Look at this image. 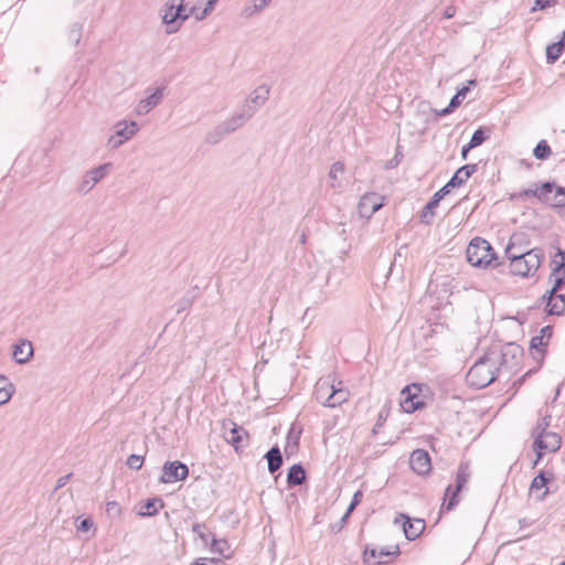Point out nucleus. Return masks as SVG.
Instances as JSON below:
<instances>
[{"instance_id":"7ed1b4c3","label":"nucleus","mask_w":565,"mask_h":565,"mask_svg":"<svg viewBox=\"0 0 565 565\" xmlns=\"http://www.w3.org/2000/svg\"><path fill=\"white\" fill-rule=\"evenodd\" d=\"M467 260L475 267H487L497 259L491 245L481 237H475L466 249Z\"/></svg>"},{"instance_id":"5fc2aeb1","label":"nucleus","mask_w":565,"mask_h":565,"mask_svg":"<svg viewBox=\"0 0 565 565\" xmlns=\"http://www.w3.org/2000/svg\"><path fill=\"white\" fill-rule=\"evenodd\" d=\"M552 333H553V329L551 326H545L541 329L540 331V335L539 337H543V341H548V339L552 337Z\"/></svg>"},{"instance_id":"412c9836","label":"nucleus","mask_w":565,"mask_h":565,"mask_svg":"<svg viewBox=\"0 0 565 565\" xmlns=\"http://www.w3.org/2000/svg\"><path fill=\"white\" fill-rule=\"evenodd\" d=\"M270 94L269 86L262 84L257 86L246 98V104L250 107L255 108V111L265 105V103L268 100Z\"/></svg>"},{"instance_id":"4be33fe9","label":"nucleus","mask_w":565,"mask_h":565,"mask_svg":"<svg viewBox=\"0 0 565 565\" xmlns=\"http://www.w3.org/2000/svg\"><path fill=\"white\" fill-rule=\"evenodd\" d=\"M163 98V88H157L151 95L147 98L141 99L136 108L138 115L148 114L152 108L161 103Z\"/></svg>"},{"instance_id":"f03ea898","label":"nucleus","mask_w":565,"mask_h":565,"mask_svg":"<svg viewBox=\"0 0 565 565\" xmlns=\"http://www.w3.org/2000/svg\"><path fill=\"white\" fill-rule=\"evenodd\" d=\"M514 244L511 243L505 248V256L510 259L511 273L515 276L529 277L536 273L544 259V253L535 247L527 250L513 253Z\"/></svg>"},{"instance_id":"a19ab883","label":"nucleus","mask_w":565,"mask_h":565,"mask_svg":"<svg viewBox=\"0 0 565 565\" xmlns=\"http://www.w3.org/2000/svg\"><path fill=\"white\" fill-rule=\"evenodd\" d=\"M205 530L206 526L205 524L202 523H195L192 526L193 533H195L202 540V542L206 544L209 540L213 536V534L205 532Z\"/></svg>"},{"instance_id":"ea45409f","label":"nucleus","mask_w":565,"mask_h":565,"mask_svg":"<svg viewBox=\"0 0 565 565\" xmlns=\"http://www.w3.org/2000/svg\"><path fill=\"white\" fill-rule=\"evenodd\" d=\"M344 172V164L341 161H337L331 166L329 178L332 180L331 186L337 188L339 186L338 183H335L338 175L342 174Z\"/></svg>"},{"instance_id":"2f4dec72","label":"nucleus","mask_w":565,"mask_h":565,"mask_svg":"<svg viewBox=\"0 0 565 565\" xmlns=\"http://www.w3.org/2000/svg\"><path fill=\"white\" fill-rule=\"evenodd\" d=\"M270 2L271 0H252V3L244 7L242 14L246 18H249L256 12L264 10L270 4Z\"/></svg>"},{"instance_id":"4c0bfd02","label":"nucleus","mask_w":565,"mask_h":565,"mask_svg":"<svg viewBox=\"0 0 565 565\" xmlns=\"http://www.w3.org/2000/svg\"><path fill=\"white\" fill-rule=\"evenodd\" d=\"M211 551L213 553L225 555V553L230 551V545L226 540H216L214 535L211 537Z\"/></svg>"},{"instance_id":"9b49d317","label":"nucleus","mask_w":565,"mask_h":565,"mask_svg":"<svg viewBox=\"0 0 565 565\" xmlns=\"http://www.w3.org/2000/svg\"><path fill=\"white\" fill-rule=\"evenodd\" d=\"M409 467L417 475H427L431 470V462L428 452L424 449H416L411 454Z\"/></svg>"},{"instance_id":"3c124183","label":"nucleus","mask_w":565,"mask_h":565,"mask_svg":"<svg viewBox=\"0 0 565 565\" xmlns=\"http://www.w3.org/2000/svg\"><path fill=\"white\" fill-rule=\"evenodd\" d=\"M192 305V301L189 298H182L179 302H177V312L180 313L188 309Z\"/></svg>"},{"instance_id":"58836bf2","label":"nucleus","mask_w":565,"mask_h":565,"mask_svg":"<svg viewBox=\"0 0 565 565\" xmlns=\"http://www.w3.org/2000/svg\"><path fill=\"white\" fill-rule=\"evenodd\" d=\"M489 138V135L486 132V130L483 128H479L477 129L471 138H470V147H479L480 145H482L487 139Z\"/></svg>"},{"instance_id":"c03bdc74","label":"nucleus","mask_w":565,"mask_h":565,"mask_svg":"<svg viewBox=\"0 0 565 565\" xmlns=\"http://www.w3.org/2000/svg\"><path fill=\"white\" fill-rule=\"evenodd\" d=\"M143 465V457L139 455H131L127 459V466L130 469L139 470Z\"/></svg>"},{"instance_id":"f704fd0d","label":"nucleus","mask_w":565,"mask_h":565,"mask_svg":"<svg viewBox=\"0 0 565 565\" xmlns=\"http://www.w3.org/2000/svg\"><path fill=\"white\" fill-rule=\"evenodd\" d=\"M500 354H502V365L508 364V356L510 355L512 359H516L521 355V349L519 345L513 343H509L503 347L501 350H498Z\"/></svg>"},{"instance_id":"f8f14e48","label":"nucleus","mask_w":565,"mask_h":565,"mask_svg":"<svg viewBox=\"0 0 565 565\" xmlns=\"http://www.w3.org/2000/svg\"><path fill=\"white\" fill-rule=\"evenodd\" d=\"M419 387L417 384H412L403 388L401 406L406 413H413L424 406V403L418 399L417 392Z\"/></svg>"},{"instance_id":"864d4df0","label":"nucleus","mask_w":565,"mask_h":565,"mask_svg":"<svg viewBox=\"0 0 565 565\" xmlns=\"http://www.w3.org/2000/svg\"><path fill=\"white\" fill-rule=\"evenodd\" d=\"M554 2H555L554 0H535V6H534L533 10H535V9L544 10V9L551 7Z\"/></svg>"},{"instance_id":"6e6552de","label":"nucleus","mask_w":565,"mask_h":565,"mask_svg":"<svg viewBox=\"0 0 565 565\" xmlns=\"http://www.w3.org/2000/svg\"><path fill=\"white\" fill-rule=\"evenodd\" d=\"M110 168L111 163L107 162L87 171L83 175V179L78 184L77 191L82 194L88 193L100 180H103L107 175Z\"/></svg>"},{"instance_id":"2eb2a0df","label":"nucleus","mask_w":565,"mask_h":565,"mask_svg":"<svg viewBox=\"0 0 565 565\" xmlns=\"http://www.w3.org/2000/svg\"><path fill=\"white\" fill-rule=\"evenodd\" d=\"M334 390L333 381L329 377L320 379L315 387L316 399L323 406L330 407L331 404V392Z\"/></svg>"},{"instance_id":"37998d69","label":"nucleus","mask_w":565,"mask_h":565,"mask_svg":"<svg viewBox=\"0 0 565 565\" xmlns=\"http://www.w3.org/2000/svg\"><path fill=\"white\" fill-rule=\"evenodd\" d=\"M547 345V341H543V337L535 335L531 339L530 349L535 350L541 356H543V348Z\"/></svg>"},{"instance_id":"7c9ffc66","label":"nucleus","mask_w":565,"mask_h":565,"mask_svg":"<svg viewBox=\"0 0 565 565\" xmlns=\"http://www.w3.org/2000/svg\"><path fill=\"white\" fill-rule=\"evenodd\" d=\"M341 382L338 383V386L334 385V390L331 392V404L330 407H337L343 404L349 398V392L341 387Z\"/></svg>"},{"instance_id":"c85d7f7f","label":"nucleus","mask_w":565,"mask_h":565,"mask_svg":"<svg viewBox=\"0 0 565 565\" xmlns=\"http://www.w3.org/2000/svg\"><path fill=\"white\" fill-rule=\"evenodd\" d=\"M14 393V385L4 375H0V405L7 404Z\"/></svg>"},{"instance_id":"774afa93","label":"nucleus","mask_w":565,"mask_h":565,"mask_svg":"<svg viewBox=\"0 0 565 565\" xmlns=\"http://www.w3.org/2000/svg\"><path fill=\"white\" fill-rule=\"evenodd\" d=\"M520 250H524L523 248H519L514 245L513 253H519Z\"/></svg>"},{"instance_id":"c9c22d12","label":"nucleus","mask_w":565,"mask_h":565,"mask_svg":"<svg viewBox=\"0 0 565 565\" xmlns=\"http://www.w3.org/2000/svg\"><path fill=\"white\" fill-rule=\"evenodd\" d=\"M471 85H476L475 79L469 81L468 85L457 90L456 95L450 99V108H457L462 103Z\"/></svg>"},{"instance_id":"338daca9","label":"nucleus","mask_w":565,"mask_h":565,"mask_svg":"<svg viewBox=\"0 0 565 565\" xmlns=\"http://www.w3.org/2000/svg\"><path fill=\"white\" fill-rule=\"evenodd\" d=\"M558 42L563 44V47H565V29H564L563 35Z\"/></svg>"},{"instance_id":"f3484780","label":"nucleus","mask_w":565,"mask_h":565,"mask_svg":"<svg viewBox=\"0 0 565 565\" xmlns=\"http://www.w3.org/2000/svg\"><path fill=\"white\" fill-rule=\"evenodd\" d=\"M12 356L18 364L28 363L33 356L32 343L26 339H21L13 345Z\"/></svg>"},{"instance_id":"ddd939ff","label":"nucleus","mask_w":565,"mask_h":565,"mask_svg":"<svg viewBox=\"0 0 565 565\" xmlns=\"http://www.w3.org/2000/svg\"><path fill=\"white\" fill-rule=\"evenodd\" d=\"M383 206V198L376 193L364 194L359 202V212L362 216L371 217Z\"/></svg>"},{"instance_id":"1a4fd4ad","label":"nucleus","mask_w":565,"mask_h":565,"mask_svg":"<svg viewBox=\"0 0 565 565\" xmlns=\"http://www.w3.org/2000/svg\"><path fill=\"white\" fill-rule=\"evenodd\" d=\"M189 476V468L185 463L175 460V461H167L162 468V475L160 477V482L162 483H172L175 481H182L186 479Z\"/></svg>"},{"instance_id":"393cba45","label":"nucleus","mask_w":565,"mask_h":565,"mask_svg":"<svg viewBox=\"0 0 565 565\" xmlns=\"http://www.w3.org/2000/svg\"><path fill=\"white\" fill-rule=\"evenodd\" d=\"M548 480H550V478L546 476V472L541 471L536 477H534V479L531 482V486H530L531 493H536V492L541 491L542 489H544V491L542 493L536 495V499L539 501H543L548 493V488H547Z\"/></svg>"},{"instance_id":"39448f33","label":"nucleus","mask_w":565,"mask_h":565,"mask_svg":"<svg viewBox=\"0 0 565 565\" xmlns=\"http://www.w3.org/2000/svg\"><path fill=\"white\" fill-rule=\"evenodd\" d=\"M192 8L189 12L185 11L184 0H170L163 10L162 21L168 26V33H174L179 30L180 23L178 20L185 21L194 13Z\"/></svg>"},{"instance_id":"72a5a7b5","label":"nucleus","mask_w":565,"mask_h":565,"mask_svg":"<svg viewBox=\"0 0 565 565\" xmlns=\"http://www.w3.org/2000/svg\"><path fill=\"white\" fill-rule=\"evenodd\" d=\"M143 508L145 511H141L140 514L152 516L158 513L159 509L163 508V501L160 498L148 499Z\"/></svg>"},{"instance_id":"0eeeda50","label":"nucleus","mask_w":565,"mask_h":565,"mask_svg":"<svg viewBox=\"0 0 565 565\" xmlns=\"http://www.w3.org/2000/svg\"><path fill=\"white\" fill-rule=\"evenodd\" d=\"M533 446L537 455V458L534 461L535 466L543 457L545 451L554 452L561 447V437L558 434L552 431L539 433L535 436Z\"/></svg>"},{"instance_id":"20e7f679","label":"nucleus","mask_w":565,"mask_h":565,"mask_svg":"<svg viewBox=\"0 0 565 565\" xmlns=\"http://www.w3.org/2000/svg\"><path fill=\"white\" fill-rule=\"evenodd\" d=\"M471 477L470 463L468 461L460 462L456 479L455 486L449 484L445 490V498L443 503V509L447 511H451L459 503V493L467 484Z\"/></svg>"},{"instance_id":"6ab92c4d","label":"nucleus","mask_w":565,"mask_h":565,"mask_svg":"<svg viewBox=\"0 0 565 565\" xmlns=\"http://www.w3.org/2000/svg\"><path fill=\"white\" fill-rule=\"evenodd\" d=\"M555 184L553 182H544L540 188L525 189L514 195V198L523 199L525 196H535L542 202H548V194L553 192Z\"/></svg>"},{"instance_id":"bf43d9fd","label":"nucleus","mask_w":565,"mask_h":565,"mask_svg":"<svg viewBox=\"0 0 565 565\" xmlns=\"http://www.w3.org/2000/svg\"><path fill=\"white\" fill-rule=\"evenodd\" d=\"M454 109H455V108H450V104H449L446 108H444V109L439 110V111L437 113V115H438V116H440V117H443V116H446V115L450 114Z\"/></svg>"},{"instance_id":"9d476101","label":"nucleus","mask_w":565,"mask_h":565,"mask_svg":"<svg viewBox=\"0 0 565 565\" xmlns=\"http://www.w3.org/2000/svg\"><path fill=\"white\" fill-rule=\"evenodd\" d=\"M255 114V108L249 105H244L239 113L234 114L222 124L224 129L230 134L243 127Z\"/></svg>"},{"instance_id":"aec40b11","label":"nucleus","mask_w":565,"mask_h":565,"mask_svg":"<svg viewBox=\"0 0 565 565\" xmlns=\"http://www.w3.org/2000/svg\"><path fill=\"white\" fill-rule=\"evenodd\" d=\"M404 519L403 530L407 540H416L425 530V522L420 519L411 520L408 516L401 514Z\"/></svg>"},{"instance_id":"bb28decb","label":"nucleus","mask_w":565,"mask_h":565,"mask_svg":"<svg viewBox=\"0 0 565 565\" xmlns=\"http://www.w3.org/2000/svg\"><path fill=\"white\" fill-rule=\"evenodd\" d=\"M306 481V471L300 463L292 465L287 473L289 487L300 486Z\"/></svg>"},{"instance_id":"0e129e2a","label":"nucleus","mask_w":565,"mask_h":565,"mask_svg":"<svg viewBox=\"0 0 565 565\" xmlns=\"http://www.w3.org/2000/svg\"><path fill=\"white\" fill-rule=\"evenodd\" d=\"M350 514H351V513H349V509H348V510H347V512L344 513V515H343V516H342V519H341V523H342V524L347 522V520H348V518H349V515H350Z\"/></svg>"},{"instance_id":"a878e982","label":"nucleus","mask_w":565,"mask_h":565,"mask_svg":"<svg viewBox=\"0 0 565 565\" xmlns=\"http://www.w3.org/2000/svg\"><path fill=\"white\" fill-rule=\"evenodd\" d=\"M268 463V471L275 473L282 466V456L278 446L271 447L265 455Z\"/></svg>"},{"instance_id":"cd10ccee","label":"nucleus","mask_w":565,"mask_h":565,"mask_svg":"<svg viewBox=\"0 0 565 565\" xmlns=\"http://www.w3.org/2000/svg\"><path fill=\"white\" fill-rule=\"evenodd\" d=\"M543 300L546 301V309L548 315L559 316L565 311V300L556 299L555 295H544Z\"/></svg>"},{"instance_id":"69168bd1","label":"nucleus","mask_w":565,"mask_h":565,"mask_svg":"<svg viewBox=\"0 0 565 565\" xmlns=\"http://www.w3.org/2000/svg\"><path fill=\"white\" fill-rule=\"evenodd\" d=\"M107 505H108V509H107L108 511H110L114 508H117V503L116 502H109Z\"/></svg>"},{"instance_id":"c756f323","label":"nucleus","mask_w":565,"mask_h":565,"mask_svg":"<svg viewBox=\"0 0 565 565\" xmlns=\"http://www.w3.org/2000/svg\"><path fill=\"white\" fill-rule=\"evenodd\" d=\"M225 127L221 122L216 127H214L211 131H209L205 136V142L209 145H217L221 140L228 135V132L224 129Z\"/></svg>"},{"instance_id":"13d9d810","label":"nucleus","mask_w":565,"mask_h":565,"mask_svg":"<svg viewBox=\"0 0 565 565\" xmlns=\"http://www.w3.org/2000/svg\"><path fill=\"white\" fill-rule=\"evenodd\" d=\"M473 149V147H470V143L468 142L467 145H465L461 149V157L462 159H466L467 158V154L468 152Z\"/></svg>"},{"instance_id":"680f3d73","label":"nucleus","mask_w":565,"mask_h":565,"mask_svg":"<svg viewBox=\"0 0 565 565\" xmlns=\"http://www.w3.org/2000/svg\"><path fill=\"white\" fill-rule=\"evenodd\" d=\"M519 523H520L521 527H526V526H530L532 524V521L529 520V519H522V520L519 521Z\"/></svg>"},{"instance_id":"b1692460","label":"nucleus","mask_w":565,"mask_h":565,"mask_svg":"<svg viewBox=\"0 0 565 565\" xmlns=\"http://www.w3.org/2000/svg\"><path fill=\"white\" fill-rule=\"evenodd\" d=\"M115 134L122 139L124 143L130 140L138 131L139 125L136 121H118L115 126Z\"/></svg>"},{"instance_id":"8fccbe9b","label":"nucleus","mask_w":565,"mask_h":565,"mask_svg":"<svg viewBox=\"0 0 565 565\" xmlns=\"http://www.w3.org/2000/svg\"><path fill=\"white\" fill-rule=\"evenodd\" d=\"M194 565H224L220 558H202L194 563Z\"/></svg>"},{"instance_id":"e2e57ef3","label":"nucleus","mask_w":565,"mask_h":565,"mask_svg":"<svg viewBox=\"0 0 565 565\" xmlns=\"http://www.w3.org/2000/svg\"><path fill=\"white\" fill-rule=\"evenodd\" d=\"M209 13H204V9L195 15L196 20H203Z\"/></svg>"},{"instance_id":"603ef678","label":"nucleus","mask_w":565,"mask_h":565,"mask_svg":"<svg viewBox=\"0 0 565 565\" xmlns=\"http://www.w3.org/2000/svg\"><path fill=\"white\" fill-rule=\"evenodd\" d=\"M94 523L90 519H84L77 525V530L82 532H86L93 527Z\"/></svg>"},{"instance_id":"423d86ee","label":"nucleus","mask_w":565,"mask_h":565,"mask_svg":"<svg viewBox=\"0 0 565 565\" xmlns=\"http://www.w3.org/2000/svg\"><path fill=\"white\" fill-rule=\"evenodd\" d=\"M551 265L553 266L552 273L548 277V281L552 284L551 290L546 291L545 295H555L565 285V252L557 248Z\"/></svg>"},{"instance_id":"473e14b6","label":"nucleus","mask_w":565,"mask_h":565,"mask_svg":"<svg viewBox=\"0 0 565 565\" xmlns=\"http://www.w3.org/2000/svg\"><path fill=\"white\" fill-rule=\"evenodd\" d=\"M565 47L559 42L552 43L546 47V61L548 64H554L562 55Z\"/></svg>"},{"instance_id":"dca6fc26","label":"nucleus","mask_w":565,"mask_h":565,"mask_svg":"<svg viewBox=\"0 0 565 565\" xmlns=\"http://www.w3.org/2000/svg\"><path fill=\"white\" fill-rule=\"evenodd\" d=\"M230 428L226 427V424L223 425L224 428V439L231 444L235 450L242 446L243 437L248 436V433L241 426L236 425L233 422H230Z\"/></svg>"},{"instance_id":"f257e3e1","label":"nucleus","mask_w":565,"mask_h":565,"mask_svg":"<svg viewBox=\"0 0 565 565\" xmlns=\"http://www.w3.org/2000/svg\"><path fill=\"white\" fill-rule=\"evenodd\" d=\"M502 366V354L492 349L486 352L468 371L466 382L475 388H484L493 383Z\"/></svg>"},{"instance_id":"79ce46f5","label":"nucleus","mask_w":565,"mask_h":565,"mask_svg":"<svg viewBox=\"0 0 565 565\" xmlns=\"http://www.w3.org/2000/svg\"><path fill=\"white\" fill-rule=\"evenodd\" d=\"M555 194H554V201L552 203L555 207H563L565 206V188L563 186H555Z\"/></svg>"},{"instance_id":"052dcab7","label":"nucleus","mask_w":565,"mask_h":565,"mask_svg":"<svg viewBox=\"0 0 565 565\" xmlns=\"http://www.w3.org/2000/svg\"><path fill=\"white\" fill-rule=\"evenodd\" d=\"M445 18L450 19L455 15V9L452 7H448L444 12Z\"/></svg>"},{"instance_id":"4d7b16f0","label":"nucleus","mask_w":565,"mask_h":565,"mask_svg":"<svg viewBox=\"0 0 565 565\" xmlns=\"http://www.w3.org/2000/svg\"><path fill=\"white\" fill-rule=\"evenodd\" d=\"M215 1L216 0H209L205 8H204V13H211L214 9V4H215Z\"/></svg>"},{"instance_id":"6e6d98bb","label":"nucleus","mask_w":565,"mask_h":565,"mask_svg":"<svg viewBox=\"0 0 565 565\" xmlns=\"http://www.w3.org/2000/svg\"><path fill=\"white\" fill-rule=\"evenodd\" d=\"M71 477H72V475L68 473V475H65V476L58 478L57 482H56V489L63 488L68 482Z\"/></svg>"},{"instance_id":"09e8293b","label":"nucleus","mask_w":565,"mask_h":565,"mask_svg":"<svg viewBox=\"0 0 565 565\" xmlns=\"http://www.w3.org/2000/svg\"><path fill=\"white\" fill-rule=\"evenodd\" d=\"M363 498V492L361 490H358L351 500V503L349 505V513H352L353 510L356 508V505L361 502Z\"/></svg>"},{"instance_id":"49530a36","label":"nucleus","mask_w":565,"mask_h":565,"mask_svg":"<svg viewBox=\"0 0 565 565\" xmlns=\"http://www.w3.org/2000/svg\"><path fill=\"white\" fill-rule=\"evenodd\" d=\"M121 145H124L122 139H120L115 132L107 140V147L110 149H117Z\"/></svg>"},{"instance_id":"de8ad7c7","label":"nucleus","mask_w":565,"mask_h":565,"mask_svg":"<svg viewBox=\"0 0 565 565\" xmlns=\"http://www.w3.org/2000/svg\"><path fill=\"white\" fill-rule=\"evenodd\" d=\"M81 33H82V26L73 25L70 30V39L73 40L75 44H78L79 40H81Z\"/></svg>"},{"instance_id":"a18cd8bd","label":"nucleus","mask_w":565,"mask_h":565,"mask_svg":"<svg viewBox=\"0 0 565 565\" xmlns=\"http://www.w3.org/2000/svg\"><path fill=\"white\" fill-rule=\"evenodd\" d=\"M551 424V416L550 415H546L544 417H542L539 422H537V425L534 429V434L535 436L539 434V433H547V427L550 426Z\"/></svg>"},{"instance_id":"4468645a","label":"nucleus","mask_w":565,"mask_h":565,"mask_svg":"<svg viewBox=\"0 0 565 565\" xmlns=\"http://www.w3.org/2000/svg\"><path fill=\"white\" fill-rule=\"evenodd\" d=\"M449 193L448 189L444 186L439 189L433 198L428 201V203L424 206L420 214V222L424 224H430L435 216V209L438 206L439 202Z\"/></svg>"},{"instance_id":"5701e85b","label":"nucleus","mask_w":565,"mask_h":565,"mask_svg":"<svg viewBox=\"0 0 565 565\" xmlns=\"http://www.w3.org/2000/svg\"><path fill=\"white\" fill-rule=\"evenodd\" d=\"M398 546H395V551L391 552L386 550L385 547L380 548H370L366 547L364 551V562L370 563L371 565H377L383 563L382 557L383 556H391V555H397Z\"/></svg>"},{"instance_id":"a211bd4d","label":"nucleus","mask_w":565,"mask_h":565,"mask_svg":"<svg viewBox=\"0 0 565 565\" xmlns=\"http://www.w3.org/2000/svg\"><path fill=\"white\" fill-rule=\"evenodd\" d=\"M476 170H477L476 164L462 166L454 173V175L444 185V188L448 189L450 191L452 188L462 185L476 172Z\"/></svg>"},{"instance_id":"e433bc0d","label":"nucleus","mask_w":565,"mask_h":565,"mask_svg":"<svg viewBox=\"0 0 565 565\" xmlns=\"http://www.w3.org/2000/svg\"><path fill=\"white\" fill-rule=\"evenodd\" d=\"M533 153L536 159L545 160L551 156L552 150L546 140H541L534 148Z\"/></svg>"}]
</instances>
